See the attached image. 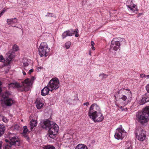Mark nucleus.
<instances>
[{
    "label": "nucleus",
    "instance_id": "obj_53",
    "mask_svg": "<svg viewBox=\"0 0 149 149\" xmlns=\"http://www.w3.org/2000/svg\"><path fill=\"white\" fill-rule=\"evenodd\" d=\"M114 97H115V98H116V97L115 96H114Z\"/></svg>",
    "mask_w": 149,
    "mask_h": 149
},
{
    "label": "nucleus",
    "instance_id": "obj_10",
    "mask_svg": "<svg viewBox=\"0 0 149 149\" xmlns=\"http://www.w3.org/2000/svg\"><path fill=\"white\" fill-rule=\"evenodd\" d=\"M123 92L125 93L127 96L123 95L121 99L124 101H125L127 99V97L128 99H131L132 97V94L131 91L129 89H126L125 88H123L120 89V90L118 92V93H120V92Z\"/></svg>",
    "mask_w": 149,
    "mask_h": 149
},
{
    "label": "nucleus",
    "instance_id": "obj_5",
    "mask_svg": "<svg viewBox=\"0 0 149 149\" xmlns=\"http://www.w3.org/2000/svg\"><path fill=\"white\" fill-rule=\"evenodd\" d=\"M135 134L136 138L140 141H143L146 138V132L141 127L136 128L135 131Z\"/></svg>",
    "mask_w": 149,
    "mask_h": 149
},
{
    "label": "nucleus",
    "instance_id": "obj_52",
    "mask_svg": "<svg viewBox=\"0 0 149 149\" xmlns=\"http://www.w3.org/2000/svg\"><path fill=\"white\" fill-rule=\"evenodd\" d=\"M114 97H115V98H116V97L115 96H114Z\"/></svg>",
    "mask_w": 149,
    "mask_h": 149
},
{
    "label": "nucleus",
    "instance_id": "obj_24",
    "mask_svg": "<svg viewBox=\"0 0 149 149\" xmlns=\"http://www.w3.org/2000/svg\"><path fill=\"white\" fill-rule=\"evenodd\" d=\"M75 149H88L87 147L84 144H80L78 145Z\"/></svg>",
    "mask_w": 149,
    "mask_h": 149
},
{
    "label": "nucleus",
    "instance_id": "obj_9",
    "mask_svg": "<svg viewBox=\"0 0 149 149\" xmlns=\"http://www.w3.org/2000/svg\"><path fill=\"white\" fill-rule=\"evenodd\" d=\"M128 10L132 13H136L138 11L137 6L133 3L132 0H128L126 2Z\"/></svg>",
    "mask_w": 149,
    "mask_h": 149
},
{
    "label": "nucleus",
    "instance_id": "obj_41",
    "mask_svg": "<svg viewBox=\"0 0 149 149\" xmlns=\"http://www.w3.org/2000/svg\"><path fill=\"white\" fill-rule=\"evenodd\" d=\"M83 105H86L87 106H88L89 105V102H86L85 103H84Z\"/></svg>",
    "mask_w": 149,
    "mask_h": 149
},
{
    "label": "nucleus",
    "instance_id": "obj_48",
    "mask_svg": "<svg viewBox=\"0 0 149 149\" xmlns=\"http://www.w3.org/2000/svg\"><path fill=\"white\" fill-rule=\"evenodd\" d=\"M78 36H79V34H78V33H75V36L76 37H78Z\"/></svg>",
    "mask_w": 149,
    "mask_h": 149
},
{
    "label": "nucleus",
    "instance_id": "obj_40",
    "mask_svg": "<svg viewBox=\"0 0 149 149\" xmlns=\"http://www.w3.org/2000/svg\"><path fill=\"white\" fill-rule=\"evenodd\" d=\"M33 71V69H31L30 70L29 72L28 73L29 74H31V73Z\"/></svg>",
    "mask_w": 149,
    "mask_h": 149
},
{
    "label": "nucleus",
    "instance_id": "obj_15",
    "mask_svg": "<svg viewBox=\"0 0 149 149\" xmlns=\"http://www.w3.org/2000/svg\"><path fill=\"white\" fill-rule=\"evenodd\" d=\"M54 123L48 120H46L44 121L42 125V127L46 130H49L51 127V125Z\"/></svg>",
    "mask_w": 149,
    "mask_h": 149
},
{
    "label": "nucleus",
    "instance_id": "obj_39",
    "mask_svg": "<svg viewBox=\"0 0 149 149\" xmlns=\"http://www.w3.org/2000/svg\"><path fill=\"white\" fill-rule=\"evenodd\" d=\"M29 65V64L27 63H23V65L24 67L28 66Z\"/></svg>",
    "mask_w": 149,
    "mask_h": 149
},
{
    "label": "nucleus",
    "instance_id": "obj_33",
    "mask_svg": "<svg viewBox=\"0 0 149 149\" xmlns=\"http://www.w3.org/2000/svg\"><path fill=\"white\" fill-rule=\"evenodd\" d=\"M13 49L14 51H17L19 49V47L16 45H14L13 47Z\"/></svg>",
    "mask_w": 149,
    "mask_h": 149
},
{
    "label": "nucleus",
    "instance_id": "obj_18",
    "mask_svg": "<svg viewBox=\"0 0 149 149\" xmlns=\"http://www.w3.org/2000/svg\"><path fill=\"white\" fill-rule=\"evenodd\" d=\"M50 88L48 87V85L47 86L45 87L41 91V94L42 96H45L47 95L49 91H50Z\"/></svg>",
    "mask_w": 149,
    "mask_h": 149
},
{
    "label": "nucleus",
    "instance_id": "obj_4",
    "mask_svg": "<svg viewBox=\"0 0 149 149\" xmlns=\"http://www.w3.org/2000/svg\"><path fill=\"white\" fill-rule=\"evenodd\" d=\"M51 127L49 130V135L48 138L54 139L56 135L57 134L59 130V127L56 123H54L51 125Z\"/></svg>",
    "mask_w": 149,
    "mask_h": 149
},
{
    "label": "nucleus",
    "instance_id": "obj_51",
    "mask_svg": "<svg viewBox=\"0 0 149 149\" xmlns=\"http://www.w3.org/2000/svg\"><path fill=\"white\" fill-rule=\"evenodd\" d=\"M89 55H91V52L90 51L89 52Z\"/></svg>",
    "mask_w": 149,
    "mask_h": 149
},
{
    "label": "nucleus",
    "instance_id": "obj_16",
    "mask_svg": "<svg viewBox=\"0 0 149 149\" xmlns=\"http://www.w3.org/2000/svg\"><path fill=\"white\" fill-rule=\"evenodd\" d=\"M9 87H12L13 88H19L22 91H22V89L24 88V86H23V84H22V85L21 86L19 85V84L17 82H15V83H11L8 84Z\"/></svg>",
    "mask_w": 149,
    "mask_h": 149
},
{
    "label": "nucleus",
    "instance_id": "obj_1",
    "mask_svg": "<svg viewBox=\"0 0 149 149\" xmlns=\"http://www.w3.org/2000/svg\"><path fill=\"white\" fill-rule=\"evenodd\" d=\"M8 137L10 141L5 139L6 143L4 144V149H15L16 147L20 145V140L15 134L8 132Z\"/></svg>",
    "mask_w": 149,
    "mask_h": 149
},
{
    "label": "nucleus",
    "instance_id": "obj_21",
    "mask_svg": "<svg viewBox=\"0 0 149 149\" xmlns=\"http://www.w3.org/2000/svg\"><path fill=\"white\" fill-rule=\"evenodd\" d=\"M37 124V122L36 120H32L30 123V127L31 130H32L33 128L36 127Z\"/></svg>",
    "mask_w": 149,
    "mask_h": 149
},
{
    "label": "nucleus",
    "instance_id": "obj_35",
    "mask_svg": "<svg viewBox=\"0 0 149 149\" xmlns=\"http://www.w3.org/2000/svg\"><path fill=\"white\" fill-rule=\"evenodd\" d=\"M71 31L72 33H78L79 30L77 29H76L75 31H73L72 30H71Z\"/></svg>",
    "mask_w": 149,
    "mask_h": 149
},
{
    "label": "nucleus",
    "instance_id": "obj_37",
    "mask_svg": "<svg viewBox=\"0 0 149 149\" xmlns=\"http://www.w3.org/2000/svg\"><path fill=\"white\" fill-rule=\"evenodd\" d=\"M146 89L147 91L149 93V84H148L146 86Z\"/></svg>",
    "mask_w": 149,
    "mask_h": 149
},
{
    "label": "nucleus",
    "instance_id": "obj_30",
    "mask_svg": "<svg viewBox=\"0 0 149 149\" xmlns=\"http://www.w3.org/2000/svg\"><path fill=\"white\" fill-rule=\"evenodd\" d=\"M71 44V43L70 41H68L66 42L65 44V46L66 48L67 49H69L70 48Z\"/></svg>",
    "mask_w": 149,
    "mask_h": 149
},
{
    "label": "nucleus",
    "instance_id": "obj_2",
    "mask_svg": "<svg viewBox=\"0 0 149 149\" xmlns=\"http://www.w3.org/2000/svg\"><path fill=\"white\" fill-rule=\"evenodd\" d=\"M136 119L141 125L145 126L149 120V106L146 107L142 111L137 112Z\"/></svg>",
    "mask_w": 149,
    "mask_h": 149
},
{
    "label": "nucleus",
    "instance_id": "obj_46",
    "mask_svg": "<svg viewBox=\"0 0 149 149\" xmlns=\"http://www.w3.org/2000/svg\"><path fill=\"white\" fill-rule=\"evenodd\" d=\"M145 78H146V79H149V75H145Z\"/></svg>",
    "mask_w": 149,
    "mask_h": 149
},
{
    "label": "nucleus",
    "instance_id": "obj_44",
    "mask_svg": "<svg viewBox=\"0 0 149 149\" xmlns=\"http://www.w3.org/2000/svg\"><path fill=\"white\" fill-rule=\"evenodd\" d=\"M91 45L92 46H93L95 45V43L93 41H91Z\"/></svg>",
    "mask_w": 149,
    "mask_h": 149
},
{
    "label": "nucleus",
    "instance_id": "obj_42",
    "mask_svg": "<svg viewBox=\"0 0 149 149\" xmlns=\"http://www.w3.org/2000/svg\"><path fill=\"white\" fill-rule=\"evenodd\" d=\"M145 74H140V77L142 78L145 77Z\"/></svg>",
    "mask_w": 149,
    "mask_h": 149
},
{
    "label": "nucleus",
    "instance_id": "obj_7",
    "mask_svg": "<svg viewBox=\"0 0 149 149\" xmlns=\"http://www.w3.org/2000/svg\"><path fill=\"white\" fill-rule=\"evenodd\" d=\"M48 87L50 89V91L53 90L57 89L59 87V82L57 78H55L52 79L49 82L47 85Z\"/></svg>",
    "mask_w": 149,
    "mask_h": 149
},
{
    "label": "nucleus",
    "instance_id": "obj_17",
    "mask_svg": "<svg viewBox=\"0 0 149 149\" xmlns=\"http://www.w3.org/2000/svg\"><path fill=\"white\" fill-rule=\"evenodd\" d=\"M35 104L37 109H41L44 105L42 100L40 98H37L35 102Z\"/></svg>",
    "mask_w": 149,
    "mask_h": 149
},
{
    "label": "nucleus",
    "instance_id": "obj_14",
    "mask_svg": "<svg viewBox=\"0 0 149 149\" xmlns=\"http://www.w3.org/2000/svg\"><path fill=\"white\" fill-rule=\"evenodd\" d=\"M90 118L95 122L102 121L104 119V117L101 113V111L96 113Z\"/></svg>",
    "mask_w": 149,
    "mask_h": 149
},
{
    "label": "nucleus",
    "instance_id": "obj_36",
    "mask_svg": "<svg viewBox=\"0 0 149 149\" xmlns=\"http://www.w3.org/2000/svg\"><path fill=\"white\" fill-rule=\"evenodd\" d=\"M100 76H102V77H104V78H106L107 77V75L106 74H101L100 75Z\"/></svg>",
    "mask_w": 149,
    "mask_h": 149
},
{
    "label": "nucleus",
    "instance_id": "obj_38",
    "mask_svg": "<svg viewBox=\"0 0 149 149\" xmlns=\"http://www.w3.org/2000/svg\"><path fill=\"white\" fill-rule=\"evenodd\" d=\"M5 11V10H3L2 11L0 12V17L3 14Z\"/></svg>",
    "mask_w": 149,
    "mask_h": 149
},
{
    "label": "nucleus",
    "instance_id": "obj_27",
    "mask_svg": "<svg viewBox=\"0 0 149 149\" xmlns=\"http://www.w3.org/2000/svg\"><path fill=\"white\" fill-rule=\"evenodd\" d=\"M23 132L22 134L24 136H26V134L28 131V129L26 126H24L23 127Z\"/></svg>",
    "mask_w": 149,
    "mask_h": 149
},
{
    "label": "nucleus",
    "instance_id": "obj_50",
    "mask_svg": "<svg viewBox=\"0 0 149 149\" xmlns=\"http://www.w3.org/2000/svg\"><path fill=\"white\" fill-rule=\"evenodd\" d=\"M120 107V109H121L122 110V111H123L124 110V109H123V107L122 106H121Z\"/></svg>",
    "mask_w": 149,
    "mask_h": 149
},
{
    "label": "nucleus",
    "instance_id": "obj_47",
    "mask_svg": "<svg viewBox=\"0 0 149 149\" xmlns=\"http://www.w3.org/2000/svg\"><path fill=\"white\" fill-rule=\"evenodd\" d=\"M91 49L93 50H94L95 49V47L93 46H92Z\"/></svg>",
    "mask_w": 149,
    "mask_h": 149
},
{
    "label": "nucleus",
    "instance_id": "obj_49",
    "mask_svg": "<svg viewBox=\"0 0 149 149\" xmlns=\"http://www.w3.org/2000/svg\"><path fill=\"white\" fill-rule=\"evenodd\" d=\"M22 72L24 75L26 74V73L24 71H23Z\"/></svg>",
    "mask_w": 149,
    "mask_h": 149
},
{
    "label": "nucleus",
    "instance_id": "obj_43",
    "mask_svg": "<svg viewBox=\"0 0 149 149\" xmlns=\"http://www.w3.org/2000/svg\"><path fill=\"white\" fill-rule=\"evenodd\" d=\"M2 141L0 142V149H1V148L2 145Z\"/></svg>",
    "mask_w": 149,
    "mask_h": 149
},
{
    "label": "nucleus",
    "instance_id": "obj_22",
    "mask_svg": "<svg viewBox=\"0 0 149 149\" xmlns=\"http://www.w3.org/2000/svg\"><path fill=\"white\" fill-rule=\"evenodd\" d=\"M149 101V97H144L140 100L139 101V104L140 105H143L145 103Z\"/></svg>",
    "mask_w": 149,
    "mask_h": 149
},
{
    "label": "nucleus",
    "instance_id": "obj_8",
    "mask_svg": "<svg viewBox=\"0 0 149 149\" xmlns=\"http://www.w3.org/2000/svg\"><path fill=\"white\" fill-rule=\"evenodd\" d=\"M126 132L121 128H118L116 130L114 137L118 140L122 139L125 136Z\"/></svg>",
    "mask_w": 149,
    "mask_h": 149
},
{
    "label": "nucleus",
    "instance_id": "obj_3",
    "mask_svg": "<svg viewBox=\"0 0 149 149\" xmlns=\"http://www.w3.org/2000/svg\"><path fill=\"white\" fill-rule=\"evenodd\" d=\"M49 49H50L48 48L47 44L46 42H42L38 49L39 55L40 56H45L46 57L49 51Z\"/></svg>",
    "mask_w": 149,
    "mask_h": 149
},
{
    "label": "nucleus",
    "instance_id": "obj_12",
    "mask_svg": "<svg viewBox=\"0 0 149 149\" xmlns=\"http://www.w3.org/2000/svg\"><path fill=\"white\" fill-rule=\"evenodd\" d=\"M8 93L6 92L3 95L2 98H3L5 104L7 106H10L12 104H14V101L12 99L8 97Z\"/></svg>",
    "mask_w": 149,
    "mask_h": 149
},
{
    "label": "nucleus",
    "instance_id": "obj_6",
    "mask_svg": "<svg viewBox=\"0 0 149 149\" xmlns=\"http://www.w3.org/2000/svg\"><path fill=\"white\" fill-rule=\"evenodd\" d=\"M101 111L99 106L96 103L92 104L90 107L88 112L89 117Z\"/></svg>",
    "mask_w": 149,
    "mask_h": 149
},
{
    "label": "nucleus",
    "instance_id": "obj_45",
    "mask_svg": "<svg viewBox=\"0 0 149 149\" xmlns=\"http://www.w3.org/2000/svg\"><path fill=\"white\" fill-rule=\"evenodd\" d=\"M42 68V67H38L37 68V71L38 70V71H39V69H41Z\"/></svg>",
    "mask_w": 149,
    "mask_h": 149
},
{
    "label": "nucleus",
    "instance_id": "obj_31",
    "mask_svg": "<svg viewBox=\"0 0 149 149\" xmlns=\"http://www.w3.org/2000/svg\"><path fill=\"white\" fill-rule=\"evenodd\" d=\"M46 16L47 17H54L56 18V16L55 14L53 13H48L47 15H46Z\"/></svg>",
    "mask_w": 149,
    "mask_h": 149
},
{
    "label": "nucleus",
    "instance_id": "obj_13",
    "mask_svg": "<svg viewBox=\"0 0 149 149\" xmlns=\"http://www.w3.org/2000/svg\"><path fill=\"white\" fill-rule=\"evenodd\" d=\"M120 44L119 41H115L114 39L111 41L110 46V51L112 50L116 51L120 48Z\"/></svg>",
    "mask_w": 149,
    "mask_h": 149
},
{
    "label": "nucleus",
    "instance_id": "obj_11",
    "mask_svg": "<svg viewBox=\"0 0 149 149\" xmlns=\"http://www.w3.org/2000/svg\"><path fill=\"white\" fill-rule=\"evenodd\" d=\"M35 79V77H32L31 79H29V78L25 79L24 81L23 82V86L24 88L22 89V91H28Z\"/></svg>",
    "mask_w": 149,
    "mask_h": 149
},
{
    "label": "nucleus",
    "instance_id": "obj_28",
    "mask_svg": "<svg viewBox=\"0 0 149 149\" xmlns=\"http://www.w3.org/2000/svg\"><path fill=\"white\" fill-rule=\"evenodd\" d=\"M11 128L12 130H17L19 129V126L18 125L15 124L12 126Z\"/></svg>",
    "mask_w": 149,
    "mask_h": 149
},
{
    "label": "nucleus",
    "instance_id": "obj_26",
    "mask_svg": "<svg viewBox=\"0 0 149 149\" xmlns=\"http://www.w3.org/2000/svg\"><path fill=\"white\" fill-rule=\"evenodd\" d=\"M125 149H132L131 143L127 142L125 144Z\"/></svg>",
    "mask_w": 149,
    "mask_h": 149
},
{
    "label": "nucleus",
    "instance_id": "obj_54",
    "mask_svg": "<svg viewBox=\"0 0 149 149\" xmlns=\"http://www.w3.org/2000/svg\"><path fill=\"white\" fill-rule=\"evenodd\" d=\"M114 97H115V98H116V97L115 96H114Z\"/></svg>",
    "mask_w": 149,
    "mask_h": 149
},
{
    "label": "nucleus",
    "instance_id": "obj_29",
    "mask_svg": "<svg viewBox=\"0 0 149 149\" xmlns=\"http://www.w3.org/2000/svg\"><path fill=\"white\" fill-rule=\"evenodd\" d=\"M43 149H55V147L52 145H48L45 146Z\"/></svg>",
    "mask_w": 149,
    "mask_h": 149
},
{
    "label": "nucleus",
    "instance_id": "obj_20",
    "mask_svg": "<svg viewBox=\"0 0 149 149\" xmlns=\"http://www.w3.org/2000/svg\"><path fill=\"white\" fill-rule=\"evenodd\" d=\"M14 56L15 53L13 52H9L6 54V57L8 63H10Z\"/></svg>",
    "mask_w": 149,
    "mask_h": 149
},
{
    "label": "nucleus",
    "instance_id": "obj_32",
    "mask_svg": "<svg viewBox=\"0 0 149 149\" xmlns=\"http://www.w3.org/2000/svg\"><path fill=\"white\" fill-rule=\"evenodd\" d=\"M1 118L3 122L5 123H7L8 121V119L6 117H5L4 116H1Z\"/></svg>",
    "mask_w": 149,
    "mask_h": 149
},
{
    "label": "nucleus",
    "instance_id": "obj_25",
    "mask_svg": "<svg viewBox=\"0 0 149 149\" xmlns=\"http://www.w3.org/2000/svg\"><path fill=\"white\" fill-rule=\"evenodd\" d=\"M5 130V127L3 125H0V136L4 134Z\"/></svg>",
    "mask_w": 149,
    "mask_h": 149
},
{
    "label": "nucleus",
    "instance_id": "obj_23",
    "mask_svg": "<svg viewBox=\"0 0 149 149\" xmlns=\"http://www.w3.org/2000/svg\"><path fill=\"white\" fill-rule=\"evenodd\" d=\"M7 22L8 25L13 24L17 22V20L16 18L12 19H8Z\"/></svg>",
    "mask_w": 149,
    "mask_h": 149
},
{
    "label": "nucleus",
    "instance_id": "obj_19",
    "mask_svg": "<svg viewBox=\"0 0 149 149\" xmlns=\"http://www.w3.org/2000/svg\"><path fill=\"white\" fill-rule=\"evenodd\" d=\"M74 35V33H72L70 30H68L64 31L62 34V37L63 39H64L67 36H71Z\"/></svg>",
    "mask_w": 149,
    "mask_h": 149
},
{
    "label": "nucleus",
    "instance_id": "obj_34",
    "mask_svg": "<svg viewBox=\"0 0 149 149\" xmlns=\"http://www.w3.org/2000/svg\"><path fill=\"white\" fill-rule=\"evenodd\" d=\"M4 59L3 56L2 55H0V61L4 62Z\"/></svg>",
    "mask_w": 149,
    "mask_h": 149
}]
</instances>
